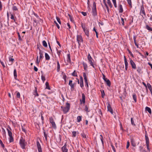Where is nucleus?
Segmentation results:
<instances>
[{
  "label": "nucleus",
  "instance_id": "1",
  "mask_svg": "<svg viewBox=\"0 0 152 152\" xmlns=\"http://www.w3.org/2000/svg\"><path fill=\"white\" fill-rule=\"evenodd\" d=\"M26 144L27 143L25 142V139L22 137H21L20 140L19 144L22 148L23 149H25Z\"/></svg>",
  "mask_w": 152,
  "mask_h": 152
},
{
  "label": "nucleus",
  "instance_id": "2",
  "mask_svg": "<svg viewBox=\"0 0 152 152\" xmlns=\"http://www.w3.org/2000/svg\"><path fill=\"white\" fill-rule=\"evenodd\" d=\"M140 15L143 19L146 17V13L143 4H142L140 7Z\"/></svg>",
  "mask_w": 152,
  "mask_h": 152
},
{
  "label": "nucleus",
  "instance_id": "3",
  "mask_svg": "<svg viewBox=\"0 0 152 152\" xmlns=\"http://www.w3.org/2000/svg\"><path fill=\"white\" fill-rule=\"evenodd\" d=\"M61 108L62 109L63 112L64 113H67L69 110L70 104L69 103L67 102L66 104V107H63L61 106Z\"/></svg>",
  "mask_w": 152,
  "mask_h": 152
},
{
  "label": "nucleus",
  "instance_id": "4",
  "mask_svg": "<svg viewBox=\"0 0 152 152\" xmlns=\"http://www.w3.org/2000/svg\"><path fill=\"white\" fill-rule=\"evenodd\" d=\"M92 14L94 16L97 15V12L96 9V3L94 2L93 4V6L92 8Z\"/></svg>",
  "mask_w": 152,
  "mask_h": 152
},
{
  "label": "nucleus",
  "instance_id": "5",
  "mask_svg": "<svg viewBox=\"0 0 152 152\" xmlns=\"http://www.w3.org/2000/svg\"><path fill=\"white\" fill-rule=\"evenodd\" d=\"M88 59V62L92 66L93 68H95V67L93 64V61L94 60L91 56L89 53L88 55L87 56Z\"/></svg>",
  "mask_w": 152,
  "mask_h": 152
},
{
  "label": "nucleus",
  "instance_id": "6",
  "mask_svg": "<svg viewBox=\"0 0 152 152\" xmlns=\"http://www.w3.org/2000/svg\"><path fill=\"white\" fill-rule=\"evenodd\" d=\"M50 123L51 124L52 126L54 129H56V126L55 122L52 117H51L49 118Z\"/></svg>",
  "mask_w": 152,
  "mask_h": 152
},
{
  "label": "nucleus",
  "instance_id": "7",
  "mask_svg": "<svg viewBox=\"0 0 152 152\" xmlns=\"http://www.w3.org/2000/svg\"><path fill=\"white\" fill-rule=\"evenodd\" d=\"M86 96L85 94L83 93L82 94V99H80V104H84L85 103Z\"/></svg>",
  "mask_w": 152,
  "mask_h": 152
},
{
  "label": "nucleus",
  "instance_id": "8",
  "mask_svg": "<svg viewBox=\"0 0 152 152\" xmlns=\"http://www.w3.org/2000/svg\"><path fill=\"white\" fill-rule=\"evenodd\" d=\"M82 27L83 29V31H84L85 34L88 37L89 36V31L88 29L87 28H85L83 25H82Z\"/></svg>",
  "mask_w": 152,
  "mask_h": 152
},
{
  "label": "nucleus",
  "instance_id": "9",
  "mask_svg": "<svg viewBox=\"0 0 152 152\" xmlns=\"http://www.w3.org/2000/svg\"><path fill=\"white\" fill-rule=\"evenodd\" d=\"M107 111L110 112L111 114H113V110L109 102L107 103Z\"/></svg>",
  "mask_w": 152,
  "mask_h": 152
},
{
  "label": "nucleus",
  "instance_id": "10",
  "mask_svg": "<svg viewBox=\"0 0 152 152\" xmlns=\"http://www.w3.org/2000/svg\"><path fill=\"white\" fill-rule=\"evenodd\" d=\"M37 145L38 152H42L41 146L38 140L37 141Z\"/></svg>",
  "mask_w": 152,
  "mask_h": 152
},
{
  "label": "nucleus",
  "instance_id": "11",
  "mask_svg": "<svg viewBox=\"0 0 152 152\" xmlns=\"http://www.w3.org/2000/svg\"><path fill=\"white\" fill-rule=\"evenodd\" d=\"M130 64L131 65L132 68L134 69H136V65L135 63L130 58Z\"/></svg>",
  "mask_w": 152,
  "mask_h": 152
},
{
  "label": "nucleus",
  "instance_id": "12",
  "mask_svg": "<svg viewBox=\"0 0 152 152\" xmlns=\"http://www.w3.org/2000/svg\"><path fill=\"white\" fill-rule=\"evenodd\" d=\"M77 41L78 42V44L80 45V43L83 41L82 37L80 36H77Z\"/></svg>",
  "mask_w": 152,
  "mask_h": 152
},
{
  "label": "nucleus",
  "instance_id": "13",
  "mask_svg": "<svg viewBox=\"0 0 152 152\" xmlns=\"http://www.w3.org/2000/svg\"><path fill=\"white\" fill-rule=\"evenodd\" d=\"M124 63L125 64V70H127L128 69V63L127 61V60L125 56H124Z\"/></svg>",
  "mask_w": 152,
  "mask_h": 152
},
{
  "label": "nucleus",
  "instance_id": "14",
  "mask_svg": "<svg viewBox=\"0 0 152 152\" xmlns=\"http://www.w3.org/2000/svg\"><path fill=\"white\" fill-rule=\"evenodd\" d=\"M14 61V59L11 57H9V61L10 62L9 65H11L12 64L13 61Z\"/></svg>",
  "mask_w": 152,
  "mask_h": 152
},
{
  "label": "nucleus",
  "instance_id": "15",
  "mask_svg": "<svg viewBox=\"0 0 152 152\" xmlns=\"http://www.w3.org/2000/svg\"><path fill=\"white\" fill-rule=\"evenodd\" d=\"M80 86L81 88H82L84 86L83 79L82 77H80Z\"/></svg>",
  "mask_w": 152,
  "mask_h": 152
},
{
  "label": "nucleus",
  "instance_id": "16",
  "mask_svg": "<svg viewBox=\"0 0 152 152\" xmlns=\"http://www.w3.org/2000/svg\"><path fill=\"white\" fill-rule=\"evenodd\" d=\"M69 84L71 86V88H74V84L72 83V80H70L69 81Z\"/></svg>",
  "mask_w": 152,
  "mask_h": 152
},
{
  "label": "nucleus",
  "instance_id": "17",
  "mask_svg": "<svg viewBox=\"0 0 152 152\" xmlns=\"http://www.w3.org/2000/svg\"><path fill=\"white\" fill-rule=\"evenodd\" d=\"M66 145H64L61 148L63 152H67L68 149L66 148Z\"/></svg>",
  "mask_w": 152,
  "mask_h": 152
},
{
  "label": "nucleus",
  "instance_id": "18",
  "mask_svg": "<svg viewBox=\"0 0 152 152\" xmlns=\"http://www.w3.org/2000/svg\"><path fill=\"white\" fill-rule=\"evenodd\" d=\"M39 54L40 55L39 58L41 59L43 57V52L41 51L40 50H39Z\"/></svg>",
  "mask_w": 152,
  "mask_h": 152
},
{
  "label": "nucleus",
  "instance_id": "19",
  "mask_svg": "<svg viewBox=\"0 0 152 152\" xmlns=\"http://www.w3.org/2000/svg\"><path fill=\"white\" fill-rule=\"evenodd\" d=\"M123 8L121 4H120L119 5V13H122L123 12Z\"/></svg>",
  "mask_w": 152,
  "mask_h": 152
},
{
  "label": "nucleus",
  "instance_id": "20",
  "mask_svg": "<svg viewBox=\"0 0 152 152\" xmlns=\"http://www.w3.org/2000/svg\"><path fill=\"white\" fill-rule=\"evenodd\" d=\"M136 36H134L133 37V39L134 42L135 46L137 47V48H139V46L138 44L137 43L136 40Z\"/></svg>",
  "mask_w": 152,
  "mask_h": 152
},
{
  "label": "nucleus",
  "instance_id": "21",
  "mask_svg": "<svg viewBox=\"0 0 152 152\" xmlns=\"http://www.w3.org/2000/svg\"><path fill=\"white\" fill-rule=\"evenodd\" d=\"M104 81L106 82L108 86H110L111 83L110 80H109L107 78L105 80H104Z\"/></svg>",
  "mask_w": 152,
  "mask_h": 152
},
{
  "label": "nucleus",
  "instance_id": "22",
  "mask_svg": "<svg viewBox=\"0 0 152 152\" xmlns=\"http://www.w3.org/2000/svg\"><path fill=\"white\" fill-rule=\"evenodd\" d=\"M145 137L146 144L149 143V139L148 137V136L147 134H145Z\"/></svg>",
  "mask_w": 152,
  "mask_h": 152
},
{
  "label": "nucleus",
  "instance_id": "23",
  "mask_svg": "<svg viewBox=\"0 0 152 152\" xmlns=\"http://www.w3.org/2000/svg\"><path fill=\"white\" fill-rule=\"evenodd\" d=\"M137 72L139 74L142 73V69L140 67H138L137 68Z\"/></svg>",
  "mask_w": 152,
  "mask_h": 152
},
{
  "label": "nucleus",
  "instance_id": "24",
  "mask_svg": "<svg viewBox=\"0 0 152 152\" xmlns=\"http://www.w3.org/2000/svg\"><path fill=\"white\" fill-rule=\"evenodd\" d=\"M146 111H148L150 114L151 113V108L148 107H146L145 108Z\"/></svg>",
  "mask_w": 152,
  "mask_h": 152
},
{
  "label": "nucleus",
  "instance_id": "25",
  "mask_svg": "<svg viewBox=\"0 0 152 152\" xmlns=\"http://www.w3.org/2000/svg\"><path fill=\"white\" fill-rule=\"evenodd\" d=\"M82 116H78L77 118V121L78 122H80L82 120Z\"/></svg>",
  "mask_w": 152,
  "mask_h": 152
},
{
  "label": "nucleus",
  "instance_id": "26",
  "mask_svg": "<svg viewBox=\"0 0 152 152\" xmlns=\"http://www.w3.org/2000/svg\"><path fill=\"white\" fill-rule=\"evenodd\" d=\"M131 144L133 147H135L136 145V143L135 142L134 140L133 139L131 140Z\"/></svg>",
  "mask_w": 152,
  "mask_h": 152
},
{
  "label": "nucleus",
  "instance_id": "27",
  "mask_svg": "<svg viewBox=\"0 0 152 152\" xmlns=\"http://www.w3.org/2000/svg\"><path fill=\"white\" fill-rule=\"evenodd\" d=\"M45 56L46 60H48L50 59V56L47 53H45Z\"/></svg>",
  "mask_w": 152,
  "mask_h": 152
},
{
  "label": "nucleus",
  "instance_id": "28",
  "mask_svg": "<svg viewBox=\"0 0 152 152\" xmlns=\"http://www.w3.org/2000/svg\"><path fill=\"white\" fill-rule=\"evenodd\" d=\"M60 69V65L58 61H57V70L58 72L59 71Z\"/></svg>",
  "mask_w": 152,
  "mask_h": 152
},
{
  "label": "nucleus",
  "instance_id": "29",
  "mask_svg": "<svg viewBox=\"0 0 152 152\" xmlns=\"http://www.w3.org/2000/svg\"><path fill=\"white\" fill-rule=\"evenodd\" d=\"M43 133L44 134V136L45 138V140L47 141V138H48V134L47 133H46L45 130H44Z\"/></svg>",
  "mask_w": 152,
  "mask_h": 152
},
{
  "label": "nucleus",
  "instance_id": "30",
  "mask_svg": "<svg viewBox=\"0 0 152 152\" xmlns=\"http://www.w3.org/2000/svg\"><path fill=\"white\" fill-rule=\"evenodd\" d=\"M84 69L85 70H87L88 68L87 65L86 63L84 62L83 63Z\"/></svg>",
  "mask_w": 152,
  "mask_h": 152
},
{
  "label": "nucleus",
  "instance_id": "31",
  "mask_svg": "<svg viewBox=\"0 0 152 152\" xmlns=\"http://www.w3.org/2000/svg\"><path fill=\"white\" fill-rule=\"evenodd\" d=\"M45 85L46 86V87L45 88L46 89H48V90H50V88L49 86V83L48 82H46L45 83Z\"/></svg>",
  "mask_w": 152,
  "mask_h": 152
},
{
  "label": "nucleus",
  "instance_id": "32",
  "mask_svg": "<svg viewBox=\"0 0 152 152\" xmlns=\"http://www.w3.org/2000/svg\"><path fill=\"white\" fill-rule=\"evenodd\" d=\"M107 3L110 8L112 7L113 6L110 0H107Z\"/></svg>",
  "mask_w": 152,
  "mask_h": 152
},
{
  "label": "nucleus",
  "instance_id": "33",
  "mask_svg": "<svg viewBox=\"0 0 152 152\" xmlns=\"http://www.w3.org/2000/svg\"><path fill=\"white\" fill-rule=\"evenodd\" d=\"M133 98L135 102H136L137 101V96L135 94H134L133 95Z\"/></svg>",
  "mask_w": 152,
  "mask_h": 152
},
{
  "label": "nucleus",
  "instance_id": "34",
  "mask_svg": "<svg viewBox=\"0 0 152 152\" xmlns=\"http://www.w3.org/2000/svg\"><path fill=\"white\" fill-rule=\"evenodd\" d=\"M66 61L67 62H69L70 61V55L68 54L67 55Z\"/></svg>",
  "mask_w": 152,
  "mask_h": 152
},
{
  "label": "nucleus",
  "instance_id": "35",
  "mask_svg": "<svg viewBox=\"0 0 152 152\" xmlns=\"http://www.w3.org/2000/svg\"><path fill=\"white\" fill-rule=\"evenodd\" d=\"M8 132V135L9 137L12 136V133L8 129H7Z\"/></svg>",
  "mask_w": 152,
  "mask_h": 152
},
{
  "label": "nucleus",
  "instance_id": "36",
  "mask_svg": "<svg viewBox=\"0 0 152 152\" xmlns=\"http://www.w3.org/2000/svg\"><path fill=\"white\" fill-rule=\"evenodd\" d=\"M42 44L44 46L46 47H47V44L45 40H43L42 41Z\"/></svg>",
  "mask_w": 152,
  "mask_h": 152
},
{
  "label": "nucleus",
  "instance_id": "37",
  "mask_svg": "<svg viewBox=\"0 0 152 152\" xmlns=\"http://www.w3.org/2000/svg\"><path fill=\"white\" fill-rule=\"evenodd\" d=\"M9 140L10 142H13L14 139L12 136L9 137Z\"/></svg>",
  "mask_w": 152,
  "mask_h": 152
},
{
  "label": "nucleus",
  "instance_id": "38",
  "mask_svg": "<svg viewBox=\"0 0 152 152\" xmlns=\"http://www.w3.org/2000/svg\"><path fill=\"white\" fill-rule=\"evenodd\" d=\"M126 0L127 1L128 4L130 6V7H132V3L131 0Z\"/></svg>",
  "mask_w": 152,
  "mask_h": 152
},
{
  "label": "nucleus",
  "instance_id": "39",
  "mask_svg": "<svg viewBox=\"0 0 152 152\" xmlns=\"http://www.w3.org/2000/svg\"><path fill=\"white\" fill-rule=\"evenodd\" d=\"M1 132L2 133V134L3 136L4 135H5V134H6L5 131L3 128H2V129H1Z\"/></svg>",
  "mask_w": 152,
  "mask_h": 152
},
{
  "label": "nucleus",
  "instance_id": "40",
  "mask_svg": "<svg viewBox=\"0 0 152 152\" xmlns=\"http://www.w3.org/2000/svg\"><path fill=\"white\" fill-rule=\"evenodd\" d=\"M84 110L87 113L89 112V111L88 110V107L87 105H85Z\"/></svg>",
  "mask_w": 152,
  "mask_h": 152
},
{
  "label": "nucleus",
  "instance_id": "41",
  "mask_svg": "<svg viewBox=\"0 0 152 152\" xmlns=\"http://www.w3.org/2000/svg\"><path fill=\"white\" fill-rule=\"evenodd\" d=\"M39 63V61L38 60V56H37V57L36 60V63L37 66H38Z\"/></svg>",
  "mask_w": 152,
  "mask_h": 152
},
{
  "label": "nucleus",
  "instance_id": "42",
  "mask_svg": "<svg viewBox=\"0 0 152 152\" xmlns=\"http://www.w3.org/2000/svg\"><path fill=\"white\" fill-rule=\"evenodd\" d=\"M14 76L15 78L17 77V72L16 69H15L13 72Z\"/></svg>",
  "mask_w": 152,
  "mask_h": 152
},
{
  "label": "nucleus",
  "instance_id": "43",
  "mask_svg": "<svg viewBox=\"0 0 152 152\" xmlns=\"http://www.w3.org/2000/svg\"><path fill=\"white\" fill-rule=\"evenodd\" d=\"M12 8L13 11H17L18 10L17 7L15 6H13Z\"/></svg>",
  "mask_w": 152,
  "mask_h": 152
},
{
  "label": "nucleus",
  "instance_id": "44",
  "mask_svg": "<svg viewBox=\"0 0 152 152\" xmlns=\"http://www.w3.org/2000/svg\"><path fill=\"white\" fill-rule=\"evenodd\" d=\"M131 124H132L133 125V126H135V124H134V121H133V118H131Z\"/></svg>",
  "mask_w": 152,
  "mask_h": 152
},
{
  "label": "nucleus",
  "instance_id": "45",
  "mask_svg": "<svg viewBox=\"0 0 152 152\" xmlns=\"http://www.w3.org/2000/svg\"><path fill=\"white\" fill-rule=\"evenodd\" d=\"M41 78L42 81H43V83L44 82V81L45 80V76H43V75H42L41 76Z\"/></svg>",
  "mask_w": 152,
  "mask_h": 152
},
{
  "label": "nucleus",
  "instance_id": "46",
  "mask_svg": "<svg viewBox=\"0 0 152 152\" xmlns=\"http://www.w3.org/2000/svg\"><path fill=\"white\" fill-rule=\"evenodd\" d=\"M149 90H151L152 89L151 86L150 85L149 83H148L147 84Z\"/></svg>",
  "mask_w": 152,
  "mask_h": 152
},
{
  "label": "nucleus",
  "instance_id": "47",
  "mask_svg": "<svg viewBox=\"0 0 152 152\" xmlns=\"http://www.w3.org/2000/svg\"><path fill=\"white\" fill-rule=\"evenodd\" d=\"M85 86L88 88V83L87 80H85Z\"/></svg>",
  "mask_w": 152,
  "mask_h": 152
},
{
  "label": "nucleus",
  "instance_id": "48",
  "mask_svg": "<svg viewBox=\"0 0 152 152\" xmlns=\"http://www.w3.org/2000/svg\"><path fill=\"white\" fill-rule=\"evenodd\" d=\"M34 95L36 96H39V95L37 93V89H36L34 91Z\"/></svg>",
  "mask_w": 152,
  "mask_h": 152
},
{
  "label": "nucleus",
  "instance_id": "49",
  "mask_svg": "<svg viewBox=\"0 0 152 152\" xmlns=\"http://www.w3.org/2000/svg\"><path fill=\"white\" fill-rule=\"evenodd\" d=\"M149 143H146V144L147 149L149 152L150 151V148H149Z\"/></svg>",
  "mask_w": 152,
  "mask_h": 152
},
{
  "label": "nucleus",
  "instance_id": "50",
  "mask_svg": "<svg viewBox=\"0 0 152 152\" xmlns=\"http://www.w3.org/2000/svg\"><path fill=\"white\" fill-rule=\"evenodd\" d=\"M56 19L58 23L60 24H61V21L60 19L58 17H56Z\"/></svg>",
  "mask_w": 152,
  "mask_h": 152
},
{
  "label": "nucleus",
  "instance_id": "51",
  "mask_svg": "<svg viewBox=\"0 0 152 152\" xmlns=\"http://www.w3.org/2000/svg\"><path fill=\"white\" fill-rule=\"evenodd\" d=\"M121 23L122 24V25L123 26H124V19L122 18H121Z\"/></svg>",
  "mask_w": 152,
  "mask_h": 152
},
{
  "label": "nucleus",
  "instance_id": "52",
  "mask_svg": "<svg viewBox=\"0 0 152 152\" xmlns=\"http://www.w3.org/2000/svg\"><path fill=\"white\" fill-rule=\"evenodd\" d=\"M54 22L56 24L57 28L58 29H59V28H60V26L58 24V23H57V22L56 21H54Z\"/></svg>",
  "mask_w": 152,
  "mask_h": 152
},
{
  "label": "nucleus",
  "instance_id": "53",
  "mask_svg": "<svg viewBox=\"0 0 152 152\" xmlns=\"http://www.w3.org/2000/svg\"><path fill=\"white\" fill-rule=\"evenodd\" d=\"M130 145V143L129 142V141H128L127 143V145L126 146V148L127 149H128Z\"/></svg>",
  "mask_w": 152,
  "mask_h": 152
},
{
  "label": "nucleus",
  "instance_id": "54",
  "mask_svg": "<svg viewBox=\"0 0 152 152\" xmlns=\"http://www.w3.org/2000/svg\"><path fill=\"white\" fill-rule=\"evenodd\" d=\"M83 77L84 78L85 81L87 80V77H86V75L85 73H84Z\"/></svg>",
  "mask_w": 152,
  "mask_h": 152
},
{
  "label": "nucleus",
  "instance_id": "55",
  "mask_svg": "<svg viewBox=\"0 0 152 152\" xmlns=\"http://www.w3.org/2000/svg\"><path fill=\"white\" fill-rule=\"evenodd\" d=\"M101 93L102 97L103 98L104 97V96L105 95V93L104 91L103 90L102 91H101Z\"/></svg>",
  "mask_w": 152,
  "mask_h": 152
},
{
  "label": "nucleus",
  "instance_id": "56",
  "mask_svg": "<svg viewBox=\"0 0 152 152\" xmlns=\"http://www.w3.org/2000/svg\"><path fill=\"white\" fill-rule=\"evenodd\" d=\"M100 136L101 137L100 138L102 142V144H103V138L102 135H100Z\"/></svg>",
  "mask_w": 152,
  "mask_h": 152
},
{
  "label": "nucleus",
  "instance_id": "57",
  "mask_svg": "<svg viewBox=\"0 0 152 152\" xmlns=\"http://www.w3.org/2000/svg\"><path fill=\"white\" fill-rule=\"evenodd\" d=\"M0 143L1 146L3 148H4V144H3L2 141L0 139Z\"/></svg>",
  "mask_w": 152,
  "mask_h": 152
},
{
  "label": "nucleus",
  "instance_id": "58",
  "mask_svg": "<svg viewBox=\"0 0 152 152\" xmlns=\"http://www.w3.org/2000/svg\"><path fill=\"white\" fill-rule=\"evenodd\" d=\"M17 98H19L20 97V94L19 92H18L17 94Z\"/></svg>",
  "mask_w": 152,
  "mask_h": 152
},
{
  "label": "nucleus",
  "instance_id": "59",
  "mask_svg": "<svg viewBox=\"0 0 152 152\" xmlns=\"http://www.w3.org/2000/svg\"><path fill=\"white\" fill-rule=\"evenodd\" d=\"M22 131H23V132H26V130L25 129L23 126H22Z\"/></svg>",
  "mask_w": 152,
  "mask_h": 152
},
{
  "label": "nucleus",
  "instance_id": "60",
  "mask_svg": "<svg viewBox=\"0 0 152 152\" xmlns=\"http://www.w3.org/2000/svg\"><path fill=\"white\" fill-rule=\"evenodd\" d=\"M0 63L2 65V66L4 67H5V66L4 65V63L3 61H0Z\"/></svg>",
  "mask_w": 152,
  "mask_h": 152
},
{
  "label": "nucleus",
  "instance_id": "61",
  "mask_svg": "<svg viewBox=\"0 0 152 152\" xmlns=\"http://www.w3.org/2000/svg\"><path fill=\"white\" fill-rule=\"evenodd\" d=\"M11 19H12L13 20L15 21L14 17L12 14L11 15Z\"/></svg>",
  "mask_w": 152,
  "mask_h": 152
},
{
  "label": "nucleus",
  "instance_id": "62",
  "mask_svg": "<svg viewBox=\"0 0 152 152\" xmlns=\"http://www.w3.org/2000/svg\"><path fill=\"white\" fill-rule=\"evenodd\" d=\"M73 136L75 137L76 135V132L75 131H73L72 132Z\"/></svg>",
  "mask_w": 152,
  "mask_h": 152
},
{
  "label": "nucleus",
  "instance_id": "63",
  "mask_svg": "<svg viewBox=\"0 0 152 152\" xmlns=\"http://www.w3.org/2000/svg\"><path fill=\"white\" fill-rule=\"evenodd\" d=\"M102 78L104 80H106V79L107 78H106L105 75L103 74H102Z\"/></svg>",
  "mask_w": 152,
  "mask_h": 152
},
{
  "label": "nucleus",
  "instance_id": "64",
  "mask_svg": "<svg viewBox=\"0 0 152 152\" xmlns=\"http://www.w3.org/2000/svg\"><path fill=\"white\" fill-rule=\"evenodd\" d=\"M82 14L84 16H86L87 15V13L86 12H81Z\"/></svg>",
  "mask_w": 152,
  "mask_h": 152
}]
</instances>
